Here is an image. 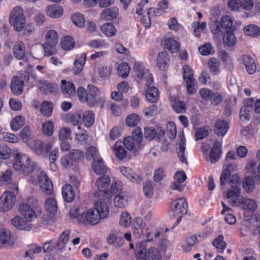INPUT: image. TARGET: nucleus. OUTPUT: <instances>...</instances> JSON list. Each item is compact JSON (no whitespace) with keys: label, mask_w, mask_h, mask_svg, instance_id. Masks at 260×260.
Returning <instances> with one entry per match:
<instances>
[{"label":"nucleus","mask_w":260,"mask_h":260,"mask_svg":"<svg viewBox=\"0 0 260 260\" xmlns=\"http://www.w3.org/2000/svg\"><path fill=\"white\" fill-rule=\"evenodd\" d=\"M94 209L95 210L89 209L85 214L84 213L85 221L93 225L98 223L101 218H106L109 213L107 205L101 201L95 203Z\"/></svg>","instance_id":"nucleus-1"},{"label":"nucleus","mask_w":260,"mask_h":260,"mask_svg":"<svg viewBox=\"0 0 260 260\" xmlns=\"http://www.w3.org/2000/svg\"><path fill=\"white\" fill-rule=\"evenodd\" d=\"M136 252L137 260H161L159 250L155 247L147 248L145 243H138Z\"/></svg>","instance_id":"nucleus-2"},{"label":"nucleus","mask_w":260,"mask_h":260,"mask_svg":"<svg viewBox=\"0 0 260 260\" xmlns=\"http://www.w3.org/2000/svg\"><path fill=\"white\" fill-rule=\"evenodd\" d=\"M13 164V168L16 171H21L23 174L27 175L35 170L36 165L27 155L18 154Z\"/></svg>","instance_id":"nucleus-3"},{"label":"nucleus","mask_w":260,"mask_h":260,"mask_svg":"<svg viewBox=\"0 0 260 260\" xmlns=\"http://www.w3.org/2000/svg\"><path fill=\"white\" fill-rule=\"evenodd\" d=\"M187 203L184 198H179L172 201L170 204V216L172 219L177 218L175 225L181 221L182 215L187 212Z\"/></svg>","instance_id":"nucleus-4"},{"label":"nucleus","mask_w":260,"mask_h":260,"mask_svg":"<svg viewBox=\"0 0 260 260\" xmlns=\"http://www.w3.org/2000/svg\"><path fill=\"white\" fill-rule=\"evenodd\" d=\"M38 207V200L34 198H29L26 202L20 205L19 211L28 222H30L37 217L35 210L37 209Z\"/></svg>","instance_id":"nucleus-5"},{"label":"nucleus","mask_w":260,"mask_h":260,"mask_svg":"<svg viewBox=\"0 0 260 260\" xmlns=\"http://www.w3.org/2000/svg\"><path fill=\"white\" fill-rule=\"evenodd\" d=\"M9 21L16 31H21L25 26L26 20L23 9L20 7H16L12 10Z\"/></svg>","instance_id":"nucleus-6"},{"label":"nucleus","mask_w":260,"mask_h":260,"mask_svg":"<svg viewBox=\"0 0 260 260\" xmlns=\"http://www.w3.org/2000/svg\"><path fill=\"white\" fill-rule=\"evenodd\" d=\"M14 188L5 192L0 198V211L6 212L14 205L16 195L18 193V186L14 185Z\"/></svg>","instance_id":"nucleus-7"},{"label":"nucleus","mask_w":260,"mask_h":260,"mask_svg":"<svg viewBox=\"0 0 260 260\" xmlns=\"http://www.w3.org/2000/svg\"><path fill=\"white\" fill-rule=\"evenodd\" d=\"M110 182L111 179L109 176L106 175L101 176L95 182V185L99 190L94 192V196L100 200L105 201L108 199L110 194L105 189L109 186Z\"/></svg>","instance_id":"nucleus-8"},{"label":"nucleus","mask_w":260,"mask_h":260,"mask_svg":"<svg viewBox=\"0 0 260 260\" xmlns=\"http://www.w3.org/2000/svg\"><path fill=\"white\" fill-rule=\"evenodd\" d=\"M183 77L186 84L187 92L193 94L196 91L197 82L193 77V72L188 65H184L182 68Z\"/></svg>","instance_id":"nucleus-9"},{"label":"nucleus","mask_w":260,"mask_h":260,"mask_svg":"<svg viewBox=\"0 0 260 260\" xmlns=\"http://www.w3.org/2000/svg\"><path fill=\"white\" fill-rule=\"evenodd\" d=\"M220 183L221 186H223L226 183H228L231 186V188L229 190H234L235 188L240 189V179L237 174L230 176V172L225 170L223 171L220 176Z\"/></svg>","instance_id":"nucleus-10"},{"label":"nucleus","mask_w":260,"mask_h":260,"mask_svg":"<svg viewBox=\"0 0 260 260\" xmlns=\"http://www.w3.org/2000/svg\"><path fill=\"white\" fill-rule=\"evenodd\" d=\"M21 77L15 76L14 77L11 82L10 88L12 92L15 95H20L22 93L23 87L24 85V81H28L29 76L26 72H23Z\"/></svg>","instance_id":"nucleus-11"},{"label":"nucleus","mask_w":260,"mask_h":260,"mask_svg":"<svg viewBox=\"0 0 260 260\" xmlns=\"http://www.w3.org/2000/svg\"><path fill=\"white\" fill-rule=\"evenodd\" d=\"M232 19L228 16H224L222 18L220 25L216 24L214 26L212 31L216 34L220 32L223 33L228 31H233L235 27L233 25Z\"/></svg>","instance_id":"nucleus-12"},{"label":"nucleus","mask_w":260,"mask_h":260,"mask_svg":"<svg viewBox=\"0 0 260 260\" xmlns=\"http://www.w3.org/2000/svg\"><path fill=\"white\" fill-rule=\"evenodd\" d=\"M134 70L137 77L146 81L147 83H151L153 81L149 71L141 64L138 62L135 63Z\"/></svg>","instance_id":"nucleus-13"},{"label":"nucleus","mask_w":260,"mask_h":260,"mask_svg":"<svg viewBox=\"0 0 260 260\" xmlns=\"http://www.w3.org/2000/svg\"><path fill=\"white\" fill-rule=\"evenodd\" d=\"M38 179L42 191L46 194H50L53 189V184L47 174L45 172H41L38 175Z\"/></svg>","instance_id":"nucleus-14"},{"label":"nucleus","mask_w":260,"mask_h":260,"mask_svg":"<svg viewBox=\"0 0 260 260\" xmlns=\"http://www.w3.org/2000/svg\"><path fill=\"white\" fill-rule=\"evenodd\" d=\"M39 88L43 94H56L58 91V86L55 83L49 82L44 80L39 81Z\"/></svg>","instance_id":"nucleus-15"},{"label":"nucleus","mask_w":260,"mask_h":260,"mask_svg":"<svg viewBox=\"0 0 260 260\" xmlns=\"http://www.w3.org/2000/svg\"><path fill=\"white\" fill-rule=\"evenodd\" d=\"M107 241L110 245H113L115 247L119 248L124 243L122 234L119 231H112L108 236Z\"/></svg>","instance_id":"nucleus-16"},{"label":"nucleus","mask_w":260,"mask_h":260,"mask_svg":"<svg viewBox=\"0 0 260 260\" xmlns=\"http://www.w3.org/2000/svg\"><path fill=\"white\" fill-rule=\"evenodd\" d=\"M240 189L235 188L234 190H229L226 192V198L229 200L228 203L231 206H240L243 197L240 196Z\"/></svg>","instance_id":"nucleus-17"},{"label":"nucleus","mask_w":260,"mask_h":260,"mask_svg":"<svg viewBox=\"0 0 260 260\" xmlns=\"http://www.w3.org/2000/svg\"><path fill=\"white\" fill-rule=\"evenodd\" d=\"M174 181L171 186V189L182 191L184 188V185L182 183L186 179V176L184 172L178 171L175 173L174 176Z\"/></svg>","instance_id":"nucleus-18"},{"label":"nucleus","mask_w":260,"mask_h":260,"mask_svg":"<svg viewBox=\"0 0 260 260\" xmlns=\"http://www.w3.org/2000/svg\"><path fill=\"white\" fill-rule=\"evenodd\" d=\"M11 224L18 230L29 231L32 228V225L26 222L22 217L16 216L11 220Z\"/></svg>","instance_id":"nucleus-19"},{"label":"nucleus","mask_w":260,"mask_h":260,"mask_svg":"<svg viewBox=\"0 0 260 260\" xmlns=\"http://www.w3.org/2000/svg\"><path fill=\"white\" fill-rule=\"evenodd\" d=\"M77 94L79 100L83 103H86L89 107L94 106V101L91 98L89 99L87 90L83 87H79L77 90Z\"/></svg>","instance_id":"nucleus-20"},{"label":"nucleus","mask_w":260,"mask_h":260,"mask_svg":"<svg viewBox=\"0 0 260 260\" xmlns=\"http://www.w3.org/2000/svg\"><path fill=\"white\" fill-rule=\"evenodd\" d=\"M129 199V196L127 192L125 191L118 193L114 199V204L118 208H124L127 205Z\"/></svg>","instance_id":"nucleus-21"},{"label":"nucleus","mask_w":260,"mask_h":260,"mask_svg":"<svg viewBox=\"0 0 260 260\" xmlns=\"http://www.w3.org/2000/svg\"><path fill=\"white\" fill-rule=\"evenodd\" d=\"M221 143L218 141L215 142L209 154V160L212 163L216 162L221 154Z\"/></svg>","instance_id":"nucleus-22"},{"label":"nucleus","mask_w":260,"mask_h":260,"mask_svg":"<svg viewBox=\"0 0 260 260\" xmlns=\"http://www.w3.org/2000/svg\"><path fill=\"white\" fill-rule=\"evenodd\" d=\"M215 132L218 136H224L229 128L227 121L224 120H217L215 123Z\"/></svg>","instance_id":"nucleus-23"},{"label":"nucleus","mask_w":260,"mask_h":260,"mask_svg":"<svg viewBox=\"0 0 260 260\" xmlns=\"http://www.w3.org/2000/svg\"><path fill=\"white\" fill-rule=\"evenodd\" d=\"M46 12L49 17L52 18H57L62 15L63 9L60 6L54 4L48 6Z\"/></svg>","instance_id":"nucleus-24"},{"label":"nucleus","mask_w":260,"mask_h":260,"mask_svg":"<svg viewBox=\"0 0 260 260\" xmlns=\"http://www.w3.org/2000/svg\"><path fill=\"white\" fill-rule=\"evenodd\" d=\"M242 63L245 66L247 72L249 74H253L256 71V65L252 57L248 55H244L242 57Z\"/></svg>","instance_id":"nucleus-25"},{"label":"nucleus","mask_w":260,"mask_h":260,"mask_svg":"<svg viewBox=\"0 0 260 260\" xmlns=\"http://www.w3.org/2000/svg\"><path fill=\"white\" fill-rule=\"evenodd\" d=\"M60 88L62 93L68 95H72L76 93V87L70 81L63 79L61 80Z\"/></svg>","instance_id":"nucleus-26"},{"label":"nucleus","mask_w":260,"mask_h":260,"mask_svg":"<svg viewBox=\"0 0 260 260\" xmlns=\"http://www.w3.org/2000/svg\"><path fill=\"white\" fill-rule=\"evenodd\" d=\"M150 84L146 83L148 88L146 92V98L149 102L156 103L158 100L159 91L156 87H151L150 86Z\"/></svg>","instance_id":"nucleus-27"},{"label":"nucleus","mask_w":260,"mask_h":260,"mask_svg":"<svg viewBox=\"0 0 260 260\" xmlns=\"http://www.w3.org/2000/svg\"><path fill=\"white\" fill-rule=\"evenodd\" d=\"M92 168L93 171L98 175L106 173L107 170L104 161L101 158H93Z\"/></svg>","instance_id":"nucleus-28"},{"label":"nucleus","mask_w":260,"mask_h":260,"mask_svg":"<svg viewBox=\"0 0 260 260\" xmlns=\"http://www.w3.org/2000/svg\"><path fill=\"white\" fill-rule=\"evenodd\" d=\"M14 56L18 59H23L25 55V46L21 41L17 42L14 45Z\"/></svg>","instance_id":"nucleus-29"},{"label":"nucleus","mask_w":260,"mask_h":260,"mask_svg":"<svg viewBox=\"0 0 260 260\" xmlns=\"http://www.w3.org/2000/svg\"><path fill=\"white\" fill-rule=\"evenodd\" d=\"M28 145L35 153L38 155H41L44 153V144L40 140H31Z\"/></svg>","instance_id":"nucleus-30"},{"label":"nucleus","mask_w":260,"mask_h":260,"mask_svg":"<svg viewBox=\"0 0 260 260\" xmlns=\"http://www.w3.org/2000/svg\"><path fill=\"white\" fill-rule=\"evenodd\" d=\"M62 194L65 201L72 202L75 198V193L73 187L69 184L64 185L62 188Z\"/></svg>","instance_id":"nucleus-31"},{"label":"nucleus","mask_w":260,"mask_h":260,"mask_svg":"<svg viewBox=\"0 0 260 260\" xmlns=\"http://www.w3.org/2000/svg\"><path fill=\"white\" fill-rule=\"evenodd\" d=\"M118 14V10L116 7L105 9L101 14V17L104 20H111L115 18Z\"/></svg>","instance_id":"nucleus-32"},{"label":"nucleus","mask_w":260,"mask_h":260,"mask_svg":"<svg viewBox=\"0 0 260 260\" xmlns=\"http://www.w3.org/2000/svg\"><path fill=\"white\" fill-rule=\"evenodd\" d=\"M85 61L86 54L85 53H83L78 57L74 62V67L73 69L74 74L77 75L81 72Z\"/></svg>","instance_id":"nucleus-33"},{"label":"nucleus","mask_w":260,"mask_h":260,"mask_svg":"<svg viewBox=\"0 0 260 260\" xmlns=\"http://www.w3.org/2000/svg\"><path fill=\"white\" fill-rule=\"evenodd\" d=\"M1 242L7 246H11L14 244V240L11 237L10 232L7 229H2L0 234Z\"/></svg>","instance_id":"nucleus-34"},{"label":"nucleus","mask_w":260,"mask_h":260,"mask_svg":"<svg viewBox=\"0 0 260 260\" xmlns=\"http://www.w3.org/2000/svg\"><path fill=\"white\" fill-rule=\"evenodd\" d=\"M239 207L243 210H249L251 211H255L257 208V204L253 200L243 198Z\"/></svg>","instance_id":"nucleus-35"},{"label":"nucleus","mask_w":260,"mask_h":260,"mask_svg":"<svg viewBox=\"0 0 260 260\" xmlns=\"http://www.w3.org/2000/svg\"><path fill=\"white\" fill-rule=\"evenodd\" d=\"M44 208L49 214H55L58 209L56 200L53 198L47 199L45 202Z\"/></svg>","instance_id":"nucleus-36"},{"label":"nucleus","mask_w":260,"mask_h":260,"mask_svg":"<svg viewBox=\"0 0 260 260\" xmlns=\"http://www.w3.org/2000/svg\"><path fill=\"white\" fill-rule=\"evenodd\" d=\"M243 31L246 35L250 37H258L260 36V27L255 24H251L245 26Z\"/></svg>","instance_id":"nucleus-37"},{"label":"nucleus","mask_w":260,"mask_h":260,"mask_svg":"<svg viewBox=\"0 0 260 260\" xmlns=\"http://www.w3.org/2000/svg\"><path fill=\"white\" fill-rule=\"evenodd\" d=\"M185 150V139L183 136L180 137V141L178 143V148L177 150L178 156L180 161L185 164H187V159L184 155Z\"/></svg>","instance_id":"nucleus-38"},{"label":"nucleus","mask_w":260,"mask_h":260,"mask_svg":"<svg viewBox=\"0 0 260 260\" xmlns=\"http://www.w3.org/2000/svg\"><path fill=\"white\" fill-rule=\"evenodd\" d=\"M75 44L74 39L73 37L69 36L64 37L60 42L62 49L66 51L73 49L75 47Z\"/></svg>","instance_id":"nucleus-39"},{"label":"nucleus","mask_w":260,"mask_h":260,"mask_svg":"<svg viewBox=\"0 0 260 260\" xmlns=\"http://www.w3.org/2000/svg\"><path fill=\"white\" fill-rule=\"evenodd\" d=\"M136 139L133 137L128 136L123 140V144L128 150H135L140 148L141 143H137Z\"/></svg>","instance_id":"nucleus-40"},{"label":"nucleus","mask_w":260,"mask_h":260,"mask_svg":"<svg viewBox=\"0 0 260 260\" xmlns=\"http://www.w3.org/2000/svg\"><path fill=\"white\" fill-rule=\"evenodd\" d=\"M25 122V119L23 116H17L12 119L10 126L13 131H17L24 125Z\"/></svg>","instance_id":"nucleus-41"},{"label":"nucleus","mask_w":260,"mask_h":260,"mask_svg":"<svg viewBox=\"0 0 260 260\" xmlns=\"http://www.w3.org/2000/svg\"><path fill=\"white\" fill-rule=\"evenodd\" d=\"M170 100L172 103L173 109L178 113H184L186 111V106L185 103L177 99L171 98Z\"/></svg>","instance_id":"nucleus-42"},{"label":"nucleus","mask_w":260,"mask_h":260,"mask_svg":"<svg viewBox=\"0 0 260 260\" xmlns=\"http://www.w3.org/2000/svg\"><path fill=\"white\" fill-rule=\"evenodd\" d=\"M70 234V231L69 230H66L62 233L57 242H56L58 250H61L65 247L69 241Z\"/></svg>","instance_id":"nucleus-43"},{"label":"nucleus","mask_w":260,"mask_h":260,"mask_svg":"<svg viewBox=\"0 0 260 260\" xmlns=\"http://www.w3.org/2000/svg\"><path fill=\"white\" fill-rule=\"evenodd\" d=\"M242 185L247 193L252 192L255 187V182L251 176H247L243 180Z\"/></svg>","instance_id":"nucleus-44"},{"label":"nucleus","mask_w":260,"mask_h":260,"mask_svg":"<svg viewBox=\"0 0 260 260\" xmlns=\"http://www.w3.org/2000/svg\"><path fill=\"white\" fill-rule=\"evenodd\" d=\"M164 46L165 48L168 49L172 53L177 52L179 49L178 43L170 38H167L165 40Z\"/></svg>","instance_id":"nucleus-45"},{"label":"nucleus","mask_w":260,"mask_h":260,"mask_svg":"<svg viewBox=\"0 0 260 260\" xmlns=\"http://www.w3.org/2000/svg\"><path fill=\"white\" fill-rule=\"evenodd\" d=\"M82 122L86 127H91L94 122V115L91 111H86L82 114Z\"/></svg>","instance_id":"nucleus-46"},{"label":"nucleus","mask_w":260,"mask_h":260,"mask_svg":"<svg viewBox=\"0 0 260 260\" xmlns=\"http://www.w3.org/2000/svg\"><path fill=\"white\" fill-rule=\"evenodd\" d=\"M168 61L169 58L166 52H161L158 53L157 58V63L160 69H165L168 66Z\"/></svg>","instance_id":"nucleus-47"},{"label":"nucleus","mask_w":260,"mask_h":260,"mask_svg":"<svg viewBox=\"0 0 260 260\" xmlns=\"http://www.w3.org/2000/svg\"><path fill=\"white\" fill-rule=\"evenodd\" d=\"M101 30L103 34L107 37H112L116 33V29L111 23H107L101 27Z\"/></svg>","instance_id":"nucleus-48"},{"label":"nucleus","mask_w":260,"mask_h":260,"mask_svg":"<svg viewBox=\"0 0 260 260\" xmlns=\"http://www.w3.org/2000/svg\"><path fill=\"white\" fill-rule=\"evenodd\" d=\"M223 36V42L224 44L229 47H233L236 43V38L233 31L225 32Z\"/></svg>","instance_id":"nucleus-49"},{"label":"nucleus","mask_w":260,"mask_h":260,"mask_svg":"<svg viewBox=\"0 0 260 260\" xmlns=\"http://www.w3.org/2000/svg\"><path fill=\"white\" fill-rule=\"evenodd\" d=\"M54 123L51 121H47L43 123L41 131L42 133L48 137L51 136L53 134Z\"/></svg>","instance_id":"nucleus-50"},{"label":"nucleus","mask_w":260,"mask_h":260,"mask_svg":"<svg viewBox=\"0 0 260 260\" xmlns=\"http://www.w3.org/2000/svg\"><path fill=\"white\" fill-rule=\"evenodd\" d=\"M72 20L75 25L82 27L84 26L85 23V19L84 16L80 13H76L72 15Z\"/></svg>","instance_id":"nucleus-51"},{"label":"nucleus","mask_w":260,"mask_h":260,"mask_svg":"<svg viewBox=\"0 0 260 260\" xmlns=\"http://www.w3.org/2000/svg\"><path fill=\"white\" fill-rule=\"evenodd\" d=\"M113 150L117 158L119 160H123L126 158L127 156V152L122 146H117L116 143L113 147Z\"/></svg>","instance_id":"nucleus-52"},{"label":"nucleus","mask_w":260,"mask_h":260,"mask_svg":"<svg viewBox=\"0 0 260 260\" xmlns=\"http://www.w3.org/2000/svg\"><path fill=\"white\" fill-rule=\"evenodd\" d=\"M52 110V104L51 102L45 101L41 105L40 111L44 116L47 117L51 116Z\"/></svg>","instance_id":"nucleus-53"},{"label":"nucleus","mask_w":260,"mask_h":260,"mask_svg":"<svg viewBox=\"0 0 260 260\" xmlns=\"http://www.w3.org/2000/svg\"><path fill=\"white\" fill-rule=\"evenodd\" d=\"M118 73L119 76L123 78L127 77L130 72V67L125 62H122L117 67Z\"/></svg>","instance_id":"nucleus-54"},{"label":"nucleus","mask_w":260,"mask_h":260,"mask_svg":"<svg viewBox=\"0 0 260 260\" xmlns=\"http://www.w3.org/2000/svg\"><path fill=\"white\" fill-rule=\"evenodd\" d=\"M213 245L219 250V252L222 253L226 247V243L223 241V236L220 235L213 241Z\"/></svg>","instance_id":"nucleus-55"},{"label":"nucleus","mask_w":260,"mask_h":260,"mask_svg":"<svg viewBox=\"0 0 260 260\" xmlns=\"http://www.w3.org/2000/svg\"><path fill=\"white\" fill-rule=\"evenodd\" d=\"M46 43L57 45L58 43V35L56 31L50 30L46 35Z\"/></svg>","instance_id":"nucleus-56"},{"label":"nucleus","mask_w":260,"mask_h":260,"mask_svg":"<svg viewBox=\"0 0 260 260\" xmlns=\"http://www.w3.org/2000/svg\"><path fill=\"white\" fill-rule=\"evenodd\" d=\"M56 45L46 43L43 44L42 47L44 49L45 56H49L56 54L57 52Z\"/></svg>","instance_id":"nucleus-57"},{"label":"nucleus","mask_w":260,"mask_h":260,"mask_svg":"<svg viewBox=\"0 0 260 260\" xmlns=\"http://www.w3.org/2000/svg\"><path fill=\"white\" fill-rule=\"evenodd\" d=\"M70 215L72 218H76L77 221L79 223H84L85 222V218L84 217V213L80 214L78 208L73 207L70 211Z\"/></svg>","instance_id":"nucleus-58"},{"label":"nucleus","mask_w":260,"mask_h":260,"mask_svg":"<svg viewBox=\"0 0 260 260\" xmlns=\"http://www.w3.org/2000/svg\"><path fill=\"white\" fill-rule=\"evenodd\" d=\"M87 90L89 92V99H91V98H92V99L94 101V106L96 104L97 101L96 100V97L99 96L100 93V91L99 89L94 85L92 84H88L87 86Z\"/></svg>","instance_id":"nucleus-59"},{"label":"nucleus","mask_w":260,"mask_h":260,"mask_svg":"<svg viewBox=\"0 0 260 260\" xmlns=\"http://www.w3.org/2000/svg\"><path fill=\"white\" fill-rule=\"evenodd\" d=\"M209 68L211 72L214 74L217 75L220 71V63L218 60L215 58H212L208 62Z\"/></svg>","instance_id":"nucleus-60"},{"label":"nucleus","mask_w":260,"mask_h":260,"mask_svg":"<svg viewBox=\"0 0 260 260\" xmlns=\"http://www.w3.org/2000/svg\"><path fill=\"white\" fill-rule=\"evenodd\" d=\"M19 136L24 142L28 144L30 141L31 131L30 127L25 126L20 132Z\"/></svg>","instance_id":"nucleus-61"},{"label":"nucleus","mask_w":260,"mask_h":260,"mask_svg":"<svg viewBox=\"0 0 260 260\" xmlns=\"http://www.w3.org/2000/svg\"><path fill=\"white\" fill-rule=\"evenodd\" d=\"M71 133V129L69 127H63L59 129L58 136L59 140H66L70 138Z\"/></svg>","instance_id":"nucleus-62"},{"label":"nucleus","mask_w":260,"mask_h":260,"mask_svg":"<svg viewBox=\"0 0 260 260\" xmlns=\"http://www.w3.org/2000/svg\"><path fill=\"white\" fill-rule=\"evenodd\" d=\"M177 131L175 124L173 122H169L167 125V134L170 139H175Z\"/></svg>","instance_id":"nucleus-63"},{"label":"nucleus","mask_w":260,"mask_h":260,"mask_svg":"<svg viewBox=\"0 0 260 260\" xmlns=\"http://www.w3.org/2000/svg\"><path fill=\"white\" fill-rule=\"evenodd\" d=\"M84 154V152L80 150L73 149L69 152V155L74 161L77 162L83 159Z\"/></svg>","instance_id":"nucleus-64"}]
</instances>
